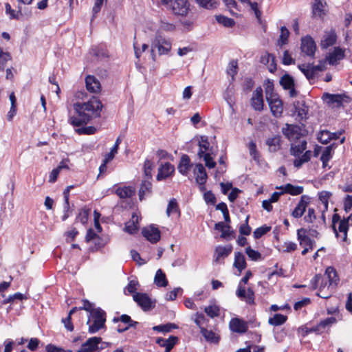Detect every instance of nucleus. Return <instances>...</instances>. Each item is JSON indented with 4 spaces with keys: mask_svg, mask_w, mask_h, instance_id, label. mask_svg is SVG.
I'll return each instance as SVG.
<instances>
[{
    "mask_svg": "<svg viewBox=\"0 0 352 352\" xmlns=\"http://www.w3.org/2000/svg\"><path fill=\"white\" fill-rule=\"evenodd\" d=\"M351 218V214L347 218H344L339 223L338 231L341 233H343L342 241H346L347 239V232L349 227V220Z\"/></svg>",
    "mask_w": 352,
    "mask_h": 352,
    "instance_id": "f704fd0d",
    "label": "nucleus"
},
{
    "mask_svg": "<svg viewBox=\"0 0 352 352\" xmlns=\"http://www.w3.org/2000/svg\"><path fill=\"white\" fill-rule=\"evenodd\" d=\"M266 144L269 146L270 152H276L280 148L281 137L276 135L272 138H268L266 140Z\"/></svg>",
    "mask_w": 352,
    "mask_h": 352,
    "instance_id": "cd10ccee",
    "label": "nucleus"
},
{
    "mask_svg": "<svg viewBox=\"0 0 352 352\" xmlns=\"http://www.w3.org/2000/svg\"><path fill=\"white\" fill-rule=\"evenodd\" d=\"M153 167V162L151 160L146 159L144 161V177H145L144 179H152L151 170H152Z\"/></svg>",
    "mask_w": 352,
    "mask_h": 352,
    "instance_id": "603ef678",
    "label": "nucleus"
},
{
    "mask_svg": "<svg viewBox=\"0 0 352 352\" xmlns=\"http://www.w3.org/2000/svg\"><path fill=\"white\" fill-rule=\"evenodd\" d=\"M307 148V141L302 140L299 144L294 145L291 144L290 154L294 157H299Z\"/></svg>",
    "mask_w": 352,
    "mask_h": 352,
    "instance_id": "2f4dec72",
    "label": "nucleus"
},
{
    "mask_svg": "<svg viewBox=\"0 0 352 352\" xmlns=\"http://www.w3.org/2000/svg\"><path fill=\"white\" fill-rule=\"evenodd\" d=\"M136 218V223H138V216L135 213L132 214L131 221L125 224L124 231L130 234L136 233L138 230V226L135 223L134 219Z\"/></svg>",
    "mask_w": 352,
    "mask_h": 352,
    "instance_id": "72a5a7b5",
    "label": "nucleus"
},
{
    "mask_svg": "<svg viewBox=\"0 0 352 352\" xmlns=\"http://www.w3.org/2000/svg\"><path fill=\"white\" fill-rule=\"evenodd\" d=\"M279 83L285 90L292 87V86H295L294 78L287 73L285 74L280 78Z\"/></svg>",
    "mask_w": 352,
    "mask_h": 352,
    "instance_id": "c9c22d12",
    "label": "nucleus"
},
{
    "mask_svg": "<svg viewBox=\"0 0 352 352\" xmlns=\"http://www.w3.org/2000/svg\"><path fill=\"white\" fill-rule=\"evenodd\" d=\"M192 166V164L189 156L186 154H183L177 166L179 172L182 175L186 176Z\"/></svg>",
    "mask_w": 352,
    "mask_h": 352,
    "instance_id": "6ab92c4d",
    "label": "nucleus"
},
{
    "mask_svg": "<svg viewBox=\"0 0 352 352\" xmlns=\"http://www.w3.org/2000/svg\"><path fill=\"white\" fill-rule=\"evenodd\" d=\"M89 210L82 209L77 216V220L82 224H85L88 221Z\"/></svg>",
    "mask_w": 352,
    "mask_h": 352,
    "instance_id": "0e129e2a",
    "label": "nucleus"
},
{
    "mask_svg": "<svg viewBox=\"0 0 352 352\" xmlns=\"http://www.w3.org/2000/svg\"><path fill=\"white\" fill-rule=\"evenodd\" d=\"M171 42L159 34H156L151 43L152 52L157 50L160 55L167 54L171 50Z\"/></svg>",
    "mask_w": 352,
    "mask_h": 352,
    "instance_id": "7ed1b4c3",
    "label": "nucleus"
},
{
    "mask_svg": "<svg viewBox=\"0 0 352 352\" xmlns=\"http://www.w3.org/2000/svg\"><path fill=\"white\" fill-rule=\"evenodd\" d=\"M318 140L323 144H327L331 140L330 131L328 130H322L318 134Z\"/></svg>",
    "mask_w": 352,
    "mask_h": 352,
    "instance_id": "3c124183",
    "label": "nucleus"
},
{
    "mask_svg": "<svg viewBox=\"0 0 352 352\" xmlns=\"http://www.w3.org/2000/svg\"><path fill=\"white\" fill-rule=\"evenodd\" d=\"M154 283L158 287H166L168 285V280L166 274L161 269H159L154 278Z\"/></svg>",
    "mask_w": 352,
    "mask_h": 352,
    "instance_id": "e433bc0d",
    "label": "nucleus"
},
{
    "mask_svg": "<svg viewBox=\"0 0 352 352\" xmlns=\"http://www.w3.org/2000/svg\"><path fill=\"white\" fill-rule=\"evenodd\" d=\"M87 89L92 93H98L101 90V85L99 80L91 75H88L85 78Z\"/></svg>",
    "mask_w": 352,
    "mask_h": 352,
    "instance_id": "aec40b11",
    "label": "nucleus"
},
{
    "mask_svg": "<svg viewBox=\"0 0 352 352\" xmlns=\"http://www.w3.org/2000/svg\"><path fill=\"white\" fill-rule=\"evenodd\" d=\"M133 298L144 311H150L155 307L156 300H152L146 293H135Z\"/></svg>",
    "mask_w": 352,
    "mask_h": 352,
    "instance_id": "20e7f679",
    "label": "nucleus"
},
{
    "mask_svg": "<svg viewBox=\"0 0 352 352\" xmlns=\"http://www.w3.org/2000/svg\"><path fill=\"white\" fill-rule=\"evenodd\" d=\"M237 61L232 60L227 69V73L232 77V80H234V76L237 74Z\"/></svg>",
    "mask_w": 352,
    "mask_h": 352,
    "instance_id": "052dcab7",
    "label": "nucleus"
},
{
    "mask_svg": "<svg viewBox=\"0 0 352 352\" xmlns=\"http://www.w3.org/2000/svg\"><path fill=\"white\" fill-rule=\"evenodd\" d=\"M204 199L207 204L214 205L217 201L215 195L211 190L207 191L204 194Z\"/></svg>",
    "mask_w": 352,
    "mask_h": 352,
    "instance_id": "69168bd1",
    "label": "nucleus"
},
{
    "mask_svg": "<svg viewBox=\"0 0 352 352\" xmlns=\"http://www.w3.org/2000/svg\"><path fill=\"white\" fill-rule=\"evenodd\" d=\"M229 325L232 331L239 333H244L248 329L247 322L238 318H232L230 320Z\"/></svg>",
    "mask_w": 352,
    "mask_h": 352,
    "instance_id": "2eb2a0df",
    "label": "nucleus"
},
{
    "mask_svg": "<svg viewBox=\"0 0 352 352\" xmlns=\"http://www.w3.org/2000/svg\"><path fill=\"white\" fill-rule=\"evenodd\" d=\"M300 48L302 52L305 53L307 56L314 57L316 45L310 36L302 38Z\"/></svg>",
    "mask_w": 352,
    "mask_h": 352,
    "instance_id": "6e6552de",
    "label": "nucleus"
},
{
    "mask_svg": "<svg viewBox=\"0 0 352 352\" xmlns=\"http://www.w3.org/2000/svg\"><path fill=\"white\" fill-rule=\"evenodd\" d=\"M65 168H66V162L65 160L63 159L60 162L59 166L56 168H54L50 173L49 182L54 183L57 179V177L60 173V170Z\"/></svg>",
    "mask_w": 352,
    "mask_h": 352,
    "instance_id": "ea45409f",
    "label": "nucleus"
},
{
    "mask_svg": "<svg viewBox=\"0 0 352 352\" xmlns=\"http://www.w3.org/2000/svg\"><path fill=\"white\" fill-rule=\"evenodd\" d=\"M282 133L289 141L298 140L301 136L300 128L297 125L286 124L285 127L282 128Z\"/></svg>",
    "mask_w": 352,
    "mask_h": 352,
    "instance_id": "9b49d317",
    "label": "nucleus"
},
{
    "mask_svg": "<svg viewBox=\"0 0 352 352\" xmlns=\"http://www.w3.org/2000/svg\"><path fill=\"white\" fill-rule=\"evenodd\" d=\"M205 313L210 317L211 318H214V317H217L219 315V308L217 305H209L206 307L204 309Z\"/></svg>",
    "mask_w": 352,
    "mask_h": 352,
    "instance_id": "8fccbe9b",
    "label": "nucleus"
},
{
    "mask_svg": "<svg viewBox=\"0 0 352 352\" xmlns=\"http://www.w3.org/2000/svg\"><path fill=\"white\" fill-rule=\"evenodd\" d=\"M151 192L152 184L151 182V179H144L141 182L138 193L140 200L142 201L145 195H150Z\"/></svg>",
    "mask_w": 352,
    "mask_h": 352,
    "instance_id": "a878e982",
    "label": "nucleus"
},
{
    "mask_svg": "<svg viewBox=\"0 0 352 352\" xmlns=\"http://www.w3.org/2000/svg\"><path fill=\"white\" fill-rule=\"evenodd\" d=\"M142 234L144 237L153 244L157 243L161 238L160 231L154 225L143 228Z\"/></svg>",
    "mask_w": 352,
    "mask_h": 352,
    "instance_id": "0eeeda50",
    "label": "nucleus"
},
{
    "mask_svg": "<svg viewBox=\"0 0 352 352\" xmlns=\"http://www.w3.org/2000/svg\"><path fill=\"white\" fill-rule=\"evenodd\" d=\"M175 172V167L170 162H166L161 165L158 168V173L156 179L161 181L170 177Z\"/></svg>",
    "mask_w": 352,
    "mask_h": 352,
    "instance_id": "f3484780",
    "label": "nucleus"
},
{
    "mask_svg": "<svg viewBox=\"0 0 352 352\" xmlns=\"http://www.w3.org/2000/svg\"><path fill=\"white\" fill-rule=\"evenodd\" d=\"M200 332L207 341L214 344L219 342V338L217 336L215 333H214L212 331L208 330L204 327H201Z\"/></svg>",
    "mask_w": 352,
    "mask_h": 352,
    "instance_id": "4c0bfd02",
    "label": "nucleus"
},
{
    "mask_svg": "<svg viewBox=\"0 0 352 352\" xmlns=\"http://www.w3.org/2000/svg\"><path fill=\"white\" fill-rule=\"evenodd\" d=\"M211 153L210 152H207L206 155H204V162L205 165L208 168H213L216 166V162L214 161L213 158L211 157Z\"/></svg>",
    "mask_w": 352,
    "mask_h": 352,
    "instance_id": "338daca9",
    "label": "nucleus"
},
{
    "mask_svg": "<svg viewBox=\"0 0 352 352\" xmlns=\"http://www.w3.org/2000/svg\"><path fill=\"white\" fill-rule=\"evenodd\" d=\"M310 198L307 195H302L300 201L292 212L294 218L301 217L306 210V208L309 203Z\"/></svg>",
    "mask_w": 352,
    "mask_h": 352,
    "instance_id": "dca6fc26",
    "label": "nucleus"
},
{
    "mask_svg": "<svg viewBox=\"0 0 352 352\" xmlns=\"http://www.w3.org/2000/svg\"><path fill=\"white\" fill-rule=\"evenodd\" d=\"M100 337L89 338L85 342L81 344L78 352H96L99 351L98 344L101 342Z\"/></svg>",
    "mask_w": 352,
    "mask_h": 352,
    "instance_id": "9d476101",
    "label": "nucleus"
},
{
    "mask_svg": "<svg viewBox=\"0 0 352 352\" xmlns=\"http://www.w3.org/2000/svg\"><path fill=\"white\" fill-rule=\"evenodd\" d=\"M166 214L168 216H170V214H180L179 206L175 199L173 198L170 200L166 208Z\"/></svg>",
    "mask_w": 352,
    "mask_h": 352,
    "instance_id": "a18cd8bd",
    "label": "nucleus"
},
{
    "mask_svg": "<svg viewBox=\"0 0 352 352\" xmlns=\"http://www.w3.org/2000/svg\"><path fill=\"white\" fill-rule=\"evenodd\" d=\"M289 35V30L285 26L281 27L280 34L278 40V45L280 47L285 45L287 43Z\"/></svg>",
    "mask_w": 352,
    "mask_h": 352,
    "instance_id": "de8ad7c7",
    "label": "nucleus"
},
{
    "mask_svg": "<svg viewBox=\"0 0 352 352\" xmlns=\"http://www.w3.org/2000/svg\"><path fill=\"white\" fill-rule=\"evenodd\" d=\"M261 63L264 65H268V70L271 73H274L276 70V57L274 55L266 52L261 57Z\"/></svg>",
    "mask_w": 352,
    "mask_h": 352,
    "instance_id": "4be33fe9",
    "label": "nucleus"
},
{
    "mask_svg": "<svg viewBox=\"0 0 352 352\" xmlns=\"http://www.w3.org/2000/svg\"><path fill=\"white\" fill-rule=\"evenodd\" d=\"M278 189L283 190V192L290 194L292 195H298L302 193L303 187L300 186H294L291 184H287L286 185L276 187Z\"/></svg>",
    "mask_w": 352,
    "mask_h": 352,
    "instance_id": "c756f323",
    "label": "nucleus"
},
{
    "mask_svg": "<svg viewBox=\"0 0 352 352\" xmlns=\"http://www.w3.org/2000/svg\"><path fill=\"white\" fill-rule=\"evenodd\" d=\"M298 67L305 74L308 80L314 79L315 78L314 72L311 67H307V64L299 65Z\"/></svg>",
    "mask_w": 352,
    "mask_h": 352,
    "instance_id": "5fc2aeb1",
    "label": "nucleus"
},
{
    "mask_svg": "<svg viewBox=\"0 0 352 352\" xmlns=\"http://www.w3.org/2000/svg\"><path fill=\"white\" fill-rule=\"evenodd\" d=\"M263 89L261 87H256L251 98V106L256 111H262L263 109Z\"/></svg>",
    "mask_w": 352,
    "mask_h": 352,
    "instance_id": "ddd939ff",
    "label": "nucleus"
},
{
    "mask_svg": "<svg viewBox=\"0 0 352 352\" xmlns=\"http://www.w3.org/2000/svg\"><path fill=\"white\" fill-rule=\"evenodd\" d=\"M249 218L250 216L248 215L245 219V223L242 224L239 228V232L241 235L248 236L251 233L252 228L248 225Z\"/></svg>",
    "mask_w": 352,
    "mask_h": 352,
    "instance_id": "13d9d810",
    "label": "nucleus"
},
{
    "mask_svg": "<svg viewBox=\"0 0 352 352\" xmlns=\"http://www.w3.org/2000/svg\"><path fill=\"white\" fill-rule=\"evenodd\" d=\"M26 299H28V297L25 295H24L20 292H17V293H15L14 294L10 295L8 298H5L2 301V304L6 305L8 303H10V302H12L14 300H26Z\"/></svg>",
    "mask_w": 352,
    "mask_h": 352,
    "instance_id": "09e8293b",
    "label": "nucleus"
},
{
    "mask_svg": "<svg viewBox=\"0 0 352 352\" xmlns=\"http://www.w3.org/2000/svg\"><path fill=\"white\" fill-rule=\"evenodd\" d=\"M190 3L188 0H171L170 8L173 14L180 16H187L190 10Z\"/></svg>",
    "mask_w": 352,
    "mask_h": 352,
    "instance_id": "39448f33",
    "label": "nucleus"
},
{
    "mask_svg": "<svg viewBox=\"0 0 352 352\" xmlns=\"http://www.w3.org/2000/svg\"><path fill=\"white\" fill-rule=\"evenodd\" d=\"M178 326L174 323H166L165 324H160L157 326H154L153 329L159 332H170L172 329H177Z\"/></svg>",
    "mask_w": 352,
    "mask_h": 352,
    "instance_id": "49530a36",
    "label": "nucleus"
},
{
    "mask_svg": "<svg viewBox=\"0 0 352 352\" xmlns=\"http://www.w3.org/2000/svg\"><path fill=\"white\" fill-rule=\"evenodd\" d=\"M199 7L206 10H214L217 8L219 3L215 0H195Z\"/></svg>",
    "mask_w": 352,
    "mask_h": 352,
    "instance_id": "58836bf2",
    "label": "nucleus"
},
{
    "mask_svg": "<svg viewBox=\"0 0 352 352\" xmlns=\"http://www.w3.org/2000/svg\"><path fill=\"white\" fill-rule=\"evenodd\" d=\"M179 340L178 337L170 336L168 339L157 338L156 343L165 348V352H170Z\"/></svg>",
    "mask_w": 352,
    "mask_h": 352,
    "instance_id": "a211bd4d",
    "label": "nucleus"
},
{
    "mask_svg": "<svg viewBox=\"0 0 352 352\" xmlns=\"http://www.w3.org/2000/svg\"><path fill=\"white\" fill-rule=\"evenodd\" d=\"M337 320L335 317H329L324 320H321L316 326L311 327L313 333L318 335L322 334L327 329H329L332 324L336 323Z\"/></svg>",
    "mask_w": 352,
    "mask_h": 352,
    "instance_id": "4468645a",
    "label": "nucleus"
},
{
    "mask_svg": "<svg viewBox=\"0 0 352 352\" xmlns=\"http://www.w3.org/2000/svg\"><path fill=\"white\" fill-rule=\"evenodd\" d=\"M265 92L266 100L278 96L274 91V83L273 81L270 79H267L265 84Z\"/></svg>",
    "mask_w": 352,
    "mask_h": 352,
    "instance_id": "c03bdc74",
    "label": "nucleus"
},
{
    "mask_svg": "<svg viewBox=\"0 0 352 352\" xmlns=\"http://www.w3.org/2000/svg\"><path fill=\"white\" fill-rule=\"evenodd\" d=\"M308 107L305 104L304 100H296L293 103V107L291 111L293 113H297L299 120H306L308 113Z\"/></svg>",
    "mask_w": 352,
    "mask_h": 352,
    "instance_id": "f8f14e48",
    "label": "nucleus"
},
{
    "mask_svg": "<svg viewBox=\"0 0 352 352\" xmlns=\"http://www.w3.org/2000/svg\"><path fill=\"white\" fill-rule=\"evenodd\" d=\"M232 250V245H227V246H218L215 249V253H214V261L216 263L220 262V258H224L227 257Z\"/></svg>",
    "mask_w": 352,
    "mask_h": 352,
    "instance_id": "393cba45",
    "label": "nucleus"
},
{
    "mask_svg": "<svg viewBox=\"0 0 352 352\" xmlns=\"http://www.w3.org/2000/svg\"><path fill=\"white\" fill-rule=\"evenodd\" d=\"M337 146V144L333 143L327 146L323 151L320 157L322 162L329 161L332 157L333 151Z\"/></svg>",
    "mask_w": 352,
    "mask_h": 352,
    "instance_id": "79ce46f5",
    "label": "nucleus"
},
{
    "mask_svg": "<svg viewBox=\"0 0 352 352\" xmlns=\"http://www.w3.org/2000/svg\"><path fill=\"white\" fill-rule=\"evenodd\" d=\"M324 276H326V279L328 280L329 286L334 284L337 285L339 282V278L338 274L333 267H328L324 273Z\"/></svg>",
    "mask_w": 352,
    "mask_h": 352,
    "instance_id": "c85d7f7f",
    "label": "nucleus"
},
{
    "mask_svg": "<svg viewBox=\"0 0 352 352\" xmlns=\"http://www.w3.org/2000/svg\"><path fill=\"white\" fill-rule=\"evenodd\" d=\"M254 85V81L252 78H246L243 85V91L245 92L250 91Z\"/></svg>",
    "mask_w": 352,
    "mask_h": 352,
    "instance_id": "774afa93",
    "label": "nucleus"
},
{
    "mask_svg": "<svg viewBox=\"0 0 352 352\" xmlns=\"http://www.w3.org/2000/svg\"><path fill=\"white\" fill-rule=\"evenodd\" d=\"M195 19L192 17L186 19H180L179 23L183 26L184 29L188 32L193 29Z\"/></svg>",
    "mask_w": 352,
    "mask_h": 352,
    "instance_id": "4d7b16f0",
    "label": "nucleus"
},
{
    "mask_svg": "<svg viewBox=\"0 0 352 352\" xmlns=\"http://www.w3.org/2000/svg\"><path fill=\"white\" fill-rule=\"evenodd\" d=\"M344 51L340 47H335L333 51L329 54L327 59L329 63L331 65H336L338 61L342 60L344 58Z\"/></svg>",
    "mask_w": 352,
    "mask_h": 352,
    "instance_id": "b1692460",
    "label": "nucleus"
},
{
    "mask_svg": "<svg viewBox=\"0 0 352 352\" xmlns=\"http://www.w3.org/2000/svg\"><path fill=\"white\" fill-rule=\"evenodd\" d=\"M199 146L208 152L210 151V153H212V148L210 149V143L207 136H201L200 141L199 142Z\"/></svg>",
    "mask_w": 352,
    "mask_h": 352,
    "instance_id": "e2e57ef3",
    "label": "nucleus"
},
{
    "mask_svg": "<svg viewBox=\"0 0 352 352\" xmlns=\"http://www.w3.org/2000/svg\"><path fill=\"white\" fill-rule=\"evenodd\" d=\"M271 227L267 226H263L261 227H259L256 228L254 232L253 236L254 239H258L261 237H262L263 235H265L266 233H267L269 231H270Z\"/></svg>",
    "mask_w": 352,
    "mask_h": 352,
    "instance_id": "864d4df0",
    "label": "nucleus"
},
{
    "mask_svg": "<svg viewBox=\"0 0 352 352\" xmlns=\"http://www.w3.org/2000/svg\"><path fill=\"white\" fill-rule=\"evenodd\" d=\"M337 40V35L334 30L326 32L321 40V47L327 49L334 45Z\"/></svg>",
    "mask_w": 352,
    "mask_h": 352,
    "instance_id": "412c9836",
    "label": "nucleus"
},
{
    "mask_svg": "<svg viewBox=\"0 0 352 352\" xmlns=\"http://www.w3.org/2000/svg\"><path fill=\"white\" fill-rule=\"evenodd\" d=\"M91 316L94 318L93 324L89 327V332L94 333L105 326L106 313L101 308L98 307L93 311Z\"/></svg>",
    "mask_w": 352,
    "mask_h": 352,
    "instance_id": "f03ea898",
    "label": "nucleus"
},
{
    "mask_svg": "<svg viewBox=\"0 0 352 352\" xmlns=\"http://www.w3.org/2000/svg\"><path fill=\"white\" fill-rule=\"evenodd\" d=\"M194 174L196 175L195 179L198 184H206L208 175L202 164L199 163L195 165Z\"/></svg>",
    "mask_w": 352,
    "mask_h": 352,
    "instance_id": "5701e85b",
    "label": "nucleus"
},
{
    "mask_svg": "<svg viewBox=\"0 0 352 352\" xmlns=\"http://www.w3.org/2000/svg\"><path fill=\"white\" fill-rule=\"evenodd\" d=\"M217 21L226 28H232L234 25L235 21L231 18L219 14L215 16Z\"/></svg>",
    "mask_w": 352,
    "mask_h": 352,
    "instance_id": "37998d69",
    "label": "nucleus"
},
{
    "mask_svg": "<svg viewBox=\"0 0 352 352\" xmlns=\"http://www.w3.org/2000/svg\"><path fill=\"white\" fill-rule=\"evenodd\" d=\"M10 58V54L8 52H3L2 49L0 48V69H4L7 61Z\"/></svg>",
    "mask_w": 352,
    "mask_h": 352,
    "instance_id": "680f3d73",
    "label": "nucleus"
},
{
    "mask_svg": "<svg viewBox=\"0 0 352 352\" xmlns=\"http://www.w3.org/2000/svg\"><path fill=\"white\" fill-rule=\"evenodd\" d=\"M322 98L328 104H335V107L340 108L343 106V102L349 103L351 101L349 96L346 94H332L329 93H324Z\"/></svg>",
    "mask_w": 352,
    "mask_h": 352,
    "instance_id": "423d86ee",
    "label": "nucleus"
},
{
    "mask_svg": "<svg viewBox=\"0 0 352 352\" xmlns=\"http://www.w3.org/2000/svg\"><path fill=\"white\" fill-rule=\"evenodd\" d=\"M272 115L276 118H280L283 111V103L278 96L266 100Z\"/></svg>",
    "mask_w": 352,
    "mask_h": 352,
    "instance_id": "1a4fd4ad",
    "label": "nucleus"
},
{
    "mask_svg": "<svg viewBox=\"0 0 352 352\" xmlns=\"http://www.w3.org/2000/svg\"><path fill=\"white\" fill-rule=\"evenodd\" d=\"M287 319V317L286 316L280 314H276L273 317L269 318L268 322L271 325L279 326L284 324Z\"/></svg>",
    "mask_w": 352,
    "mask_h": 352,
    "instance_id": "a19ab883",
    "label": "nucleus"
},
{
    "mask_svg": "<svg viewBox=\"0 0 352 352\" xmlns=\"http://www.w3.org/2000/svg\"><path fill=\"white\" fill-rule=\"evenodd\" d=\"M245 253L248 256V257L254 261L261 259V254L253 249L250 246L246 248Z\"/></svg>",
    "mask_w": 352,
    "mask_h": 352,
    "instance_id": "6e6d98bb",
    "label": "nucleus"
},
{
    "mask_svg": "<svg viewBox=\"0 0 352 352\" xmlns=\"http://www.w3.org/2000/svg\"><path fill=\"white\" fill-rule=\"evenodd\" d=\"M135 193V187L131 186L119 187L116 190V194L121 199L131 198Z\"/></svg>",
    "mask_w": 352,
    "mask_h": 352,
    "instance_id": "bb28decb",
    "label": "nucleus"
},
{
    "mask_svg": "<svg viewBox=\"0 0 352 352\" xmlns=\"http://www.w3.org/2000/svg\"><path fill=\"white\" fill-rule=\"evenodd\" d=\"M103 105L96 96H93L87 102L74 104L76 116L70 118V123L78 134L92 135L96 131L94 126H85L92 119L100 117Z\"/></svg>",
    "mask_w": 352,
    "mask_h": 352,
    "instance_id": "f257e3e1",
    "label": "nucleus"
},
{
    "mask_svg": "<svg viewBox=\"0 0 352 352\" xmlns=\"http://www.w3.org/2000/svg\"><path fill=\"white\" fill-rule=\"evenodd\" d=\"M247 266L245 256L239 252H235L234 267H236L239 273L242 272Z\"/></svg>",
    "mask_w": 352,
    "mask_h": 352,
    "instance_id": "7c9ffc66",
    "label": "nucleus"
},
{
    "mask_svg": "<svg viewBox=\"0 0 352 352\" xmlns=\"http://www.w3.org/2000/svg\"><path fill=\"white\" fill-rule=\"evenodd\" d=\"M160 28L165 32H174L176 29L175 24L167 22L165 20L161 19Z\"/></svg>",
    "mask_w": 352,
    "mask_h": 352,
    "instance_id": "bf43d9fd",
    "label": "nucleus"
},
{
    "mask_svg": "<svg viewBox=\"0 0 352 352\" xmlns=\"http://www.w3.org/2000/svg\"><path fill=\"white\" fill-rule=\"evenodd\" d=\"M324 0H314V3L312 6V14L314 16L322 17L324 14Z\"/></svg>",
    "mask_w": 352,
    "mask_h": 352,
    "instance_id": "473e14b6",
    "label": "nucleus"
}]
</instances>
